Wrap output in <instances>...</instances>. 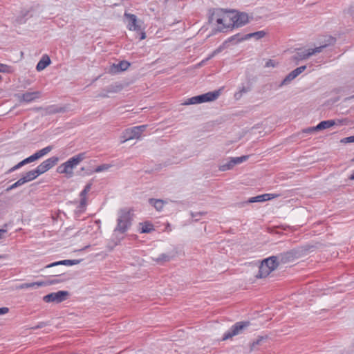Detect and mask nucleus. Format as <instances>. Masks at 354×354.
Masks as SVG:
<instances>
[{"label":"nucleus","mask_w":354,"mask_h":354,"mask_svg":"<svg viewBox=\"0 0 354 354\" xmlns=\"http://www.w3.org/2000/svg\"><path fill=\"white\" fill-rule=\"evenodd\" d=\"M349 179L351 180H354V171L353 173L350 176Z\"/></svg>","instance_id":"603ef678"},{"label":"nucleus","mask_w":354,"mask_h":354,"mask_svg":"<svg viewBox=\"0 0 354 354\" xmlns=\"http://www.w3.org/2000/svg\"><path fill=\"white\" fill-rule=\"evenodd\" d=\"M232 17L231 10L217 8L213 10L209 21L216 26L215 28L217 31L225 32L228 29L234 28Z\"/></svg>","instance_id":"f257e3e1"},{"label":"nucleus","mask_w":354,"mask_h":354,"mask_svg":"<svg viewBox=\"0 0 354 354\" xmlns=\"http://www.w3.org/2000/svg\"><path fill=\"white\" fill-rule=\"evenodd\" d=\"M342 142H346V143H351L354 142V136L346 137L344 138Z\"/></svg>","instance_id":"a19ab883"},{"label":"nucleus","mask_w":354,"mask_h":354,"mask_svg":"<svg viewBox=\"0 0 354 354\" xmlns=\"http://www.w3.org/2000/svg\"><path fill=\"white\" fill-rule=\"evenodd\" d=\"M7 66L4 64H0V72H5Z\"/></svg>","instance_id":"de8ad7c7"},{"label":"nucleus","mask_w":354,"mask_h":354,"mask_svg":"<svg viewBox=\"0 0 354 354\" xmlns=\"http://www.w3.org/2000/svg\"><path fill=\"white\" fill-rule=\"evenodd\" d=\"M276 66L275 62L272 59H268L265 64L266 67H274Z\"/></svg>","instance_id":"79ce46f5"},{"label":"nucleus","mask_w":354,"mask_h":354,"mask_svg":"<svg viewBox=\"0 0 354 354\" xmlns=\"http://www.w3.org/2000/svg\"><path fill=\"white\" fill-rule=\"evenodd\" d=\"M80 261H81L80 260H77V259H74V260H69V259L62 260V261H56V262L52 263L50 264H48L45 268H52V267L59 266V265L73 266V265L78 264Z\"/></svg>","instance_id":"a211bd4d"},{"label":"nucleus","mask_w":354,"mask_h":354,"mask_svg":"<svg viewBox=\"0 0 354 354\" xmlns=\"http://www.w3.org/2000/svg\"><path fill=\"white\" fill-rule=\"evenodd\" d=\"M57 282H58V281H57V280H51V281H50L48 282H45V283H46V285H49V284H54V283H56Z\"/></svg>","instance_id":"8fccbe9b"},{"label":"nucleus","mask_w":354,"mask_h":354,"mask_svg":"<svg viewBox=\"0 0 354 354\" xmlns=\"http://www.w3.org/2000/svg\"><path fill=\"white\" fill-rule=\"evenodd\" d=\"M58 160L59 159L57 157H50L39 165L36 169L39 174L41 175L54 167L57 163Z\"/></svg>","instance_id":"9b49d317"},{"label":"nucleus","mask_w":354,"mask_h":354,"mask_svg":"<svg viewBox=\"0 0 354 354\" xmlns=\"http://www.w3.org/2000/svg\"><path fill=\"white\" fill-rule=\"evenodd\" d=\"M139 32H140V40L145 39L146 38V34H145V32L144 31V28L142 27V30H140Z\"/></svg>","instance_id":"a18cd8bd"},{"label":"nucleus","mask_w":354,"mask_h":354,"mask_svg":"<svg viewBox=\"0 0 354 354\" xmlns=\"http://www.w3.org/2000/svg\"><path fill=\"white\" fill-rule=\"evenodd\" d=\"M307 251V249L300 247L294 248L289 251L280 253L277 255L279 263H287L294 261L295 259H298L303 256Z\"/></svg>","instance_id":"39448f33"},{"label":"nucleus","mask_w":354,"mask_h":354,"mask_svg":"<svg viewBox=\"0 0 354 354\" xmlns=\"http://www.w3.org/2000/svg\"><path fill=\"white\" fill-rule=\"evenodd\" d=\"M24 184L22 183V182L21 181L20 179H19L17 182H15V183H13L12 185H11L10 187H8V188H6V192H10L18 187H20L21 185H23Z\"/></svg>","instance_id":"72a5a7b5"},{"label":"nucleus","mask_w":354,"mask_h":354,"mask_svg":"<svg viewBox=\"0 0 354 354\" xmlns=\"http://www.w3.org/2000/svg\"><path fill=\"white\" fill-rule=\"evenodd\" d=\"M6 233V230L3 229H0V239L3 237V236Z\"/></svg>","instance_id":"09e8293b"},{"label":"nucleus","mask_w":354,"mask_h":354,"mask_svg":"<svg viewBox=\"0 0 354 354\" xmlns=\"http://www.w3.org/2000/svg\"><path fill=\"white\" fill-rule=\"evenodd\" d=\"M131 225V218L130 210L127 208L120 209L118 212L117 225L114 229V232L124 234L128 230Z\"/></svg>","instance_id":"20e7f679"},{"label":"nucleus","mask_w":354,"mask_h":354,"mask_svg":"<svg viewBox=\"0 0 354 354\" xmlns=\"http://www.w3.org/2000/svg\"><path fill=\"white\" fill-rule=\"evenodd\" d=\"M140 135L138 132V129L135 127L126 129L122 136L121 142L124 143L127 140L133 139H138Z\"/></svg>","instance_id":"4468645a"},{"label":"nucleus","mask_w":354,"mask_h":354,"mask_svg":"<svg viewBox=\"0 0 354 354\" xmlns=\"http://www.w3.org/2000/svg\"><path fill=\"white\" fill-rule=\"evenodd\" d=\"M111 167V165H109V164H102L101 165H99L97 166L94 171L96 172V173H100V172H102V171H107L109 169H110Z\"/></svg>","instance_id":"7c9ffc66"},{"label":"nucleus","mask_w":354,"mask_h":354,"mask_svg":"<svg viewBox=\"0 0 354 354\" xmlns=\"http://www.w3.org/2000/svg\"><path fill=\"white\" fill-rule=\"evenodd\" d=\"M232 159L234 162V164L236 165L240 164V163L247 160L248 159V156H243L241 157L232 158Z\"/></svg>","instance_id":"2f4dec72"},{"label":"nucleus","mask_w":354,"mask_h":354,"mask_svg":"<svg viewBox=\"0 0 354 354\" xmlns=\"http://www.w3.org/2000/svg\"><path fill=\"white\" fill-rule=\"evenodd\" d=\"M242 91H239V92L236 93L234 95V97L236 100H239L242 96Z\"/></svg>","instance_id":"49530a36"},{"label":"nucleus","mask_w":354,"mask_h":354,"mask_svg":"<svg viewBox=\"0 0 354 354\" xmlns=\"http://www.w3.org/2000/svg\"><path fill=\"white\" fill-rule=\"evenodd\" d=\"M24 165H25V164L24 163V161L22 160V161L19 162L18 164H17L16 165H15L14 167H12V168H10L6 173L7 174L11 173L17 169H19Z\"/></svg>","instance_id":"c9c22d12"},{"label":"nucleus","mask_w":354,"mask_h":354,"mask_svg":"<svg viewBox=\"0 0 354 354\" xmlns=\"http://www.w3.org/2000/svg\"><path fill=\"white\" fill-rule=\"evenodd\" d=\"M1 80V76L0 75V80Z\"/></svg>","instance_id":"6e6d98bb"},{"label":"nucleus","mask_w":354,"mask_h":354,"mask_svg":"<svg viewBox=\"0 0 354 354\" xmlns=\"http://www.w3.org/2000/svg\"><path fill=\"white\" fill-rule=\"evenodd\" d=\"M86 158L85 153H80L70 159L66 162L61 164L57 169L59 174H66L68 177H71L73 174V169L79 165Z\"/></svg>","instance_id":"f03ea898"},{"label":"nucleus","mask_w":354,"mask_h":354,"mask_svg":"<svg viewBox=\"0 0 354 354\" xmlns=\"http://www.w3.org/2000/svg\"><path fill=\"white\" fill-rule=\"evenodd\" d=\"M124 17L127 21V26L129 30L136 32L142 30L143 22L142 20L138 19L135 15L124 12Z\"/></svg>","instance_id":"6e6552de"},{"label":"nucleus","mask_w":354,"mask_h":354,"mask_svg":"<svg viewBox=\"0 0 354 354\" xmlns=\"http://www.w3.org/2000/svg\"><path fill=\"white\" fill-rule=\"evenodd\" d=\"M279 196V194H264L261 195H259L254 197H252L249 198L248 203H257V202H264L268 201L271 199L277 198Z\"/></svg>","instance_id":"dca6fc26"},{"label":"nucleus","mask_w":354,"mask_h":354,"mask_svg":"<svg viewBox=\"0 0 354 354\" xmlns=\"http://www.w3.org/2000/svg\"><path fill=\"white\" fill-rule=\"evenodd\" d=\"M129 66H130V64L128 62L121 61L118 64H113L111 66V71L113 73L124 71L129 68Z\"/></svg>","instance_id":"aec40b11"},{"label":"nucleus","mask_w":354,"mask_h":354,"mask_svg":"<svg viewBox=\"0 0 354 354\" xmlns=\"http://www.w3.org/2000/svg\"><path fill=\"white\" fill-rule=\"evenodd\" d=\"M221 91L216 90L212 92H207L206 93L194 96L191 98H189L184 104L189 105V104H201L203 102H212L216 100L220 95Z\"/></svg>","instance_id":"423d86ee"},{"label":"nucleus","mask_w":354,"mask_h":354,"mask_svg":"<svg viewBox=\"0 0 354 354\" xmlns=\"http://www.w3.org/2000/svg\"><path fill=\"white\" fill-rule=\"evenodd\" d=\"M266 32L264 30H260V31H257L254 32L247 34L243 37H242L241 39H238L239 41H243V40H246V39H248L250 38H254L255 39L258 40V39H260L266 36Z\"/></svg>","instance_id":"6ab92c4d"},{"label":"nucleus","mask_w":354,"mask_h":354,"mask_svg":"<svg viewBox=\"0 0 354 354\" xmlns=\"http://www.w3.org/2000/svg\"><path fill=\"white\" fill-rule=\"evenodd\" d=\"M50 59L46 55L42 56L41 59L39 61L36 66V69L41 71L46 68L50 64Z\"/></svg>","instance_id":"412c9836"},{"label":"nucleus","mask_w":354,"mask_h":354,"mask_svg":"<svg viewBox=\"0 0 354 354\" xmlns=\"http://www.w3.org/2000/svg\"><path fill=\"white\" fill-rule=\"evenodd\" d=\"M240 91H242V94L248 91V90L245 87H243L242 89H241Z\"/></svg>","instance_id":"864d4df0"},{"label":"nucleus","mask_w":354,"mask_h":354,"mask_svg":"<svg viewBox=\"0 0 354 354\" xmlns=\"http://www.w3.org/2000/svg\"><path fill=\"white\" fill-rule=\"evenodd\" d=\"M138 129V133L141 136L142 133L146 129L147 125H140L135 127Z\"/></svg>","instance_id":"ea45409f"},{"label":"nucleus","mask_w":354,"mask_h":354,"mask_svg":"<svg viewBox=\"0 0 354 354\" xmlns=\"http://www.w3.org/2000/svg\"><path fill=\"white\" fill-rule=\"evenodd\" d=\"M290 76L295 79L297 77V75H296V73H295L294 71H291L290 73Z\"/></svg>","instance_id":"3c124183"},{"label":"nucleus","mask_w":354,"mask_h":354,"mask_svg":"<svg viewBox=\"0 0 354 354\" xmlns=\"http://www.w3.org/2000/svg\"><path fill=\"white\" fill-rule=\"evenodd\" d=\"M92 183H88L81 192L80 196L81 197L80 206L84 207L86 204V194L90 192L91 189Z\"/></svg>","instance_id":"4be33fe9"},{"label":"nucleus","mask_w":354,"mask_h":354,"mask_svg":"<svg viewBox=\"0 0 354 354\" xmlns=\"http://www.w3.org/2000/svg\"><path fill=\"white\" fill-rule=\"evenodd\" d=\"M39 176L36 169L26 172L21 178V181L23 184L33 180Z\"/></svg>","instance_id":"f3484780"},{"label":"nucleus","mask_w":354,"mask_h":354,"mask_svg":"<svg viewBox=\"0 0 354 354\" xmlns=\"http://www.w3.org/2000/svg\"><path fill=\"white\" fill-rule=\"evenodd\" d=\"M203 212H196V213H192V217L194 218L196 221L199 220L198 216L203 215Z\"/></svg>","instance_id":"37998d69"},{"label":"nucleus","mask_w":354,"mask_h":354,"mask_svg":"<svg viewBox=\"0 0 354 354\" xmlns=\"http://www.w3.org/2000/svg\"><path fill=\"white\" fill-rule=\"evenodd\" d=\"M250 323L248 322H237L234 325H233L231 329L224 334L223 337V340H226L229 338L232 337L233 336L237 335L240 334L243 329L249 326Z\"/></svg>","instance_id":"1a4fd4ad"},{"label":"nucleus","mask_w":354,"mask_h":354,"mask_svg":"<svg viewBox=\"0 0 354 354\" xmlns=\"http://www.w3.org/2000/svg\"><path fill=\"white\" fill-rule=\"evenodd\" d=\"M141 225L140 232L141 233H149L154 230L153 226L149 222H145L140 224Z\"/></svg>","instance_id":"bb28decb"},{"label":"nucleus","mask_w":354,"mask_h":354,"mask_svg":"<svg viewBox=\"0 0 354 354\" xmlns=\"http://www.w3.org/2000/svg\"><path fill=\"white\" fill-rule=\"evenodd\" d=\"M223 49V46H220L218 48L215 49L206 59L202 60L199 64L198 66H201L204 65L208 60L214 57L217 54L220 53Z\"/></svg>","instance_id":"a878e982"},{"label":"nucleus","mask_w":354,"mask_h":354,"mask_svg":"<svg viewBox=\"0 0 354 354\" xmlns=\"http://www.w3.org/2000/svg\"><path fill=\"white\" fill-rule=\"evenodd\" d=\"M9 311L8 308L7 307H2L0 308V315L7 313Z\"/></svg>","instance_id":"c03bdc74"},{"label":"nucleus","mask_w":354,"mask_h":354,"mask_svg":"<svg viewBox=\"0 0 354 354\" xmlns=\"http://www.w3.org/2000/svg\"><path fill=\"white\" fill-rule=\"evenodd\" d=\"M48 113H63L66 111V108L64 107H58L56 106H51L48 108Z\"/></svg>","instance_id":"c85d7f7f"},{"label":"nucleus","mask_w":354,"mask_h":354,"mask_svg":"<svg viewBox=\"0 0 354 354\" xmlns=\"http://www.w3.org/2000/svg\"><path fill=\"white\" fill-rule=\"evenodd\" d=\"M294 79L290 76V74L286 75V77L282 80V82L279 84V87H281L285 85H288L290 84Z\"/></svg>","instance_id":"473e14b6"},{"label":"nucleus","mask_w":354,"mask_h":354,"mask_svg":"<svg viewBox=\"0 0 354 354\" xmlns=\"http://www.w3.org/2000/svg\"><path fill=\"white\" fill-rule=\"evenodd\" d=\"M235 165L234 164V162L232 159L231 158L230 161H228L226 164H223L220 167L221 171H227L229 169H231Z\"/></svg>","instance_id":"c756f323"},{"label":"nucleus","mask_w":354,"mask_h":354,"mask_svg":"<svg viewBox=\"0 0 354 354\" xmlns=\"http://www.w3.org/2000/svg\"><path fill=\"white\" fill-rule=\"evenodd\" d=\"M326 46H321L315 48L301 49L299 48L296 55L292 57L294 61H301L308 59L310 56L321 53Z\"/></svg>","instance_id":"0eeeda50"},{"label":"nucleus","mask_w":354,"mask_h":354,"mask_svg":"<svg viewBox=\"0 0 354 354\" xmlns=\"http://www.w3.org/2000/svg\"><path fill=\"white\" fill-rule=\"evenodd\" d=\"M263 340V337H259L258 339H257L255 341H254L250 345L251 349H252V350L256 348V346L259 345Z\"/></svg>","instance_id":"e433bc0d"},{"label":"nucleus","mask_w":354,"mask_h":354,"mask_svg":"<svg viewBox=\"0 0 354 354\" xmlns=\"http://www.w3.org/2000/svg\"><path fill=\"white\" fill-rule=\"evenodd\" d=\"M17 97L21 102H30L39 98L41 97V93L39 91L26 92L22 95H18Z\"/></svg>","instance_id":"2eb2a0df"},{"label":"nucleus","mask_w":354,"mask_h":354,"mask_svg":"<svg viewBox=\"0 0 354 354\" xmlns=\"http://www.w3.org/2000/svg\"><path fill=\"white\" fill-rule=\"evenodd\" d=\"M68 292L60 290L56 292L50 293L44 297L43 300L46 303L55 302L60 303L66 299Z\"/></svg>","instance_id":"9d476101"},{"label":"nucleus","mask_w":354,"mask_h":354,"mask_svg":"<svg viewBox=\"0 0 354 354\" xmlns=\"http://www.w3.org/2000/svg\"><path fill=\"white\" fill-rule=\"evenodd\" d=\"M319 130L317 129H315V127H309V128H307V129H305L303 130V132L304 133H313L315 131H318Z\"/></svg>","instance_id":"58836bf2"},{"label":"nucleus","mask_w":354,"mask_h":354,"mask_svg":"<svg viewBox=\"0 0 354 354\" xmlns=\"http://www.w3.org/2000/svg\"><path fill=\"white\" fill-rule=\"evenodd\" d=\"M52 149H53L52 146H47V147L43 148L42 149L37 151L36 153H35L32 156L23 160L24 163L25 165H26V164L32 162L42 158L47 153H48Z\"/></svg>","instance_id":"ddd939ff"},{"label":"nucleus","mask_w":354,"mask_h":354,"mask_svg":"<svg viewBox=\"0 0 354 354\" xmlns=\"http://www.w3.org/2000/svg\"><path fill=\"white\" fill-rule=\"evenodd\" d=\"M24 165H25V164L24 163V161L22 160V161L19 162L18 164H17L16 165H15L14 167H12V168H10L6 173L7 174L11 173L17 169H19Z\"/></svg>","instance_id":"f704fd0d"},{"label":"nucleus","mask_w":354,"mask_h":354,"mask_svg":"<svg viewBox=\"0 0 354 354\" xmlns=\"http://www.w3.org/2000/svg\"><path fill=\"white\" fill-rule=\"evenodd\" d=\"M279 261L276 256H272L263 259L259 268V272L256 275L257 278H264L276 270L279 265Z\"/></svg>","instance_id":"7ed1b4c3"},{"label":"nucleus","mask_w":354,"mask_h":354,"mask_svg":"<svg viewBox=\"0 0 354 354\" xmlns=\"http://www.w3.org/2000/svg\"><path fill=\"white\" fill-rule=\"evenodd\" d=\"M306 68V66H302L295 68L293 71H294L295 73H296V75L298 76L299 74H301L302 72H304Z\"/></svg>","instance_id":"4c0bfd02"},{"label":"nucleus","mask_w":354,"mask_h":354,"mask_svg":"<svg viewBox=\"0 0 354 354\" xmlns=\"http://www.w3.org/2000/svg\"><path fill=\"white\" fill-rule=\"evenodd\" d=\"M46 283L44 281H37L32 283H25L20 284L17 288L18 289H25V288H37L43 286H46Z\"/></svg>","instance_id":"5701e85b"},{"label":"nucleus","mask_w":354,"mask_h":354,"mask_svg":"<svg viewBox=\"0 0 354 354\" xmlns=\"http://www.w3.org/2000/svg\"><path fill=\"white\" fill-rule=\"evenodd\" d=\"M171 259V257L166 254H160L158 258L153 259L154 261H156L157 263L161 264L164 262L169 261Z\"/></svg>","instance_id":"cd10ccee"},{"label":"nucleus","mask_w":354,"mask_h":354,"mask_svg":"<svg viewBox=\"0 0 354 354\" xmlns=\"http://www.w3.org/2000/svg\"><path fill=\"white\" fill-rule=\"evenodd\" d=\"M232 17H233V24L234 28L241 27L248 23V16L246 13L236 12L231 10Z\"/></svg>","instance_id":"f8f14e48"},{"label":"nucleus","mask_w":354,"mask_h":354,"mask_svg":"<svg viewBox=\"0 0 354 354\" xmlns=\"http://www.w3.org/2000/svg\"><path fill=\"white\" fill-rule=\"evenodd\" d=\"M149 203L150 205L153 206L157 211L159 212L162 209L164 204L165 203L162 200L155 198H149Z\"/></svg>","instance_id":"b1692460"},{"label":"nucleus","mask_w":354,"mask_h":354,"mask_svg":"<svg viewBox=\"0 0 354 354\" xmlns=\"http://www.w3.org/2000/svg\"><path fill=\"white\" fill-rule=\"evenodd\" d=\"M335 124V121L333 120H324L319 122L317 126H315V129H317L319 131L328 129L333 127Z\"/></svg>","instance_id":"393cba45"},{"label":"nucleus","mask_w":354,"mask_h":354,"mask_svg":"<svg viewBox=\"0 0 354 354\" xmlns=\"http://www.w3.org/2000/svg\"><path fill=\"white\" fill-rule=\"evenodd\" d=\"M3 258V256L0 255V259H2Z\"/></svg>","instance_id":"5fc2aeb1"}]
</instances>
